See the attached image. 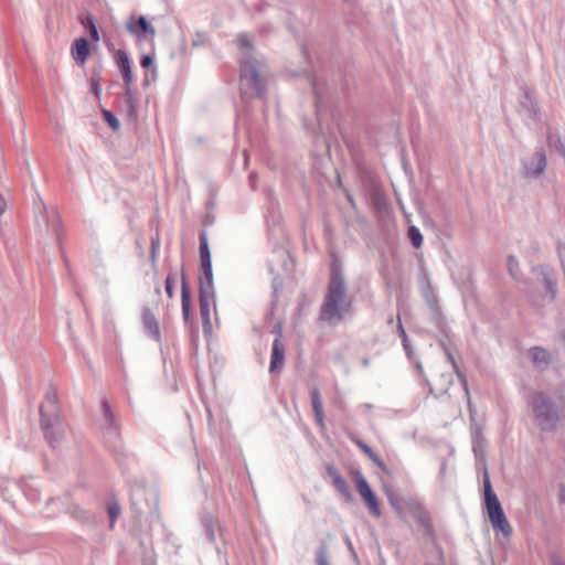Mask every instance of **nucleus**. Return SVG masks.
I'll use <instances>...</instances> for the list:
<instances>
[{"mask_svg": "<svg viewBox=\"0 0 565 565\" xmlns=\"http://www.w3.org/2000/svg\"><path fill=\"white\" fill-rule=\"evenodd\" d=\"M57 403V390L53 385H50L49 390L44 395V402L40 405V409H46V412L60 411Z\"/></svg>", "mask_w": 565, "mask_h": 565, "instance_id": "24", "label": "nucleus"}, {"mask_svg": "<svg viewBox=\"0 0 565 565\" xmlns=\"http://www.w3.org/2000/svg\"><path fill=\"white\" fill-rule=\"evenodd\" d=\"M215 301V294L213 292H199L200 313L203 321V328L206 330L211 328V305Z\"/></svg>", "mask_w": 565, "mask_h": 565, "instance_id": "18", "label": "nucleus"}, {"mask_svg": "<svg viewBox=\"0 0 565 565\" xmlns=\"http://www.w3.org/2000/svg\"><path fill=\"white\" fill-rule=\"evenodd\" d=\"M369 363H370V362H369V360H367V359H364V360L362 361V364H363V366H365V367H366V366H369Z\"/></svg>", "mask_w": 565, "mask_h": 565, "instance_id": "63", "label": "nucleus"}, {"mask_svg": "<svg viewBox=\"0 0 565 565\" xmlns=\"http://www.w3.org/2000/svg\"><path fill=\"white\" fill-rule=\"evenodd\" d=\"M507 266H508V270H509V274L511 275V277L515 280L519 279V260L516 259V257L510 255L508 256V259H507Z\"/></svg>", "mask_w": 565, "mask_h": 565, "instance_id": "39", "label": "nucleus"}, {"mask_svg": "<svg viewBox=\"0 0 565 565\" xmlns=\"http://www.w3.org/2000/svg\"><path fill=\"white\" fill-rule=\"evenodd\" d=\"M369 459L374 465H376L383 472L388 473V469H387L386 465L383 462V460L375 452Z\"/></svg>", "mask_w": 565, "mask_h": 565, "instance_id": "49", "label": "nucleus"}, {"mask_svg": "<svg viewBox=\"0 0 565 565\" xmlns=\"http://www.w3.org/2000/svg\"><path fill=\"white\" fill-rule=\"evenodd\" d=\"M238 45L243 50L241 57L247 56L248 54L257 55L250 43V39L247 34H241L238 36Z\"/></svg>", "mask_w": 565, "mask_h": 565, "instance_id": "36", "label": "nucleus"}, {"mask_svg": "<svg viewBox=\"0 0 565 565\" xmlns=\"http://www.w3.org/2000/svg\"><path fill=\"white\" fill-rule=\"evenodd\" d=\"M310 83L312 85V89H313V94H315V97H316V114H317V119L320 120V109H321V96H320V93L318 90V86H317V82L315 78H310Z\"/></svg>", "mask_w": 565, "mask_h": 565, "instance_id": "43", "label": "nucleus"}, {"mask_svg": "<svg viewBox=\"0 0 565 565\" xmlns=\"http://www.w3.org/2000/svg\"><path fill=\"white\" fill-rule=\"evenodd\" d=\"M89 84H90V90H92L93 95L97 99H100V96H102L100 82L89 81Z\"/></svg>", "mask_w": 565, "mask_h": 565, "instance_id": "51", "label": "nucleus"}, {"mask_svg": "<svg viewBox=\"0 0 565 565\" xmlns=\"http://www.w3.org/2000/svg\"><path fill=\"white\" fill-rule=\"evenodd\" d=\"M143 565H156L154 558L152 555H146L143 557Z\"/></svg>", "mask_w": 565, "mask_h": 565, "instance_id": "58", "label": "nucleus"}, {"mask_svg": "<svg viewBox=\"0 0 565 565\" xmlns=\"http://www.w3.org/2000/svg\"><path fill=\"white\" fill-rule=\"evenodd\" d=\"M386 497L388 499L390 504L393 509L399 510V500L397 495L392 490H386Z\"/></svg>", "mask_w": 565, "mask_h": 565, "instance_id": "47", "label": "nucleus"}, {"mask_svg": "<svg viewBox=\"0 0 565 565\" xmlns=\"http://www.w3.org/2000/svg\"><path fill=\"white\" fill-rule=\"evenodd\" d=\"M559 497H561V501L564 502L565 501V491L564 490L561 491V495Z\"/></svg>", "mask_w": 565, "mask_h": 565, "instance_id": "62", "label": "nucleus"}, {"mask_svg": "<svg viewBox=\"0 0 565 565\" xmlns=\"http://www.w3.org/2000/svg\"><path fill=\"white\" fill-rule=\"evenodd\" d=\"M425 381L429 385L430 393H434L436 396H438L444 395L449 391L454 383V375L452 373H441L436 380L435 385H430L427 379H425Z\"/></svg>", "mask_w": 565, "mask_h": 565, "instance_id": "21", "label": "nucleus"}, {"mask_svg": "<svg viewBox=\"0 0 565 565\" xmlns=\"http://www.w3.org/2000/svg\"><path fill=\"white\" fill-rule=\"evenodd\" d=\"M117 66L119 67L120 72L131 70V63L130 58L126 51L118 50L115 54Z\"/></svg>", "mask_w": 565, "mask_h": 565, "instance_id": "32", "label": "nucleus"}, {"mask_svg": "<svg viewBox=\"0 0 565 565\" xmlns=\"http://www.w3.org/2000/svg\"><path fill=\"white\" fill-rule=\"evenodd\" d=\"M102 407L105 422L103 426V431L108 439L115 440L119 436V422L117 419L116 414L111 411L110 405L106 398L102 401Z\"/></svg>", "mask_w": 565, "mask_h": 565, "instance_id": "10", "label": "nucleus"}, {"mask_svg": "<svg viewBox=\"0 0 565 565\" xmlns=\"http://www.w3.org/2000/svg\"><path fill=\"white\" fill-rule=\"evenodd\" d=\"M433 322L436 324V327L441 331L445 332L446 327V318L443 313L441 307L433 308L430 310Z\"/></svg>", "mask_w": 565, "mask_h": 565, "instance_id": "34", "label": "nucleus"}, {"mask_svg": "<svg viewBox=\"0 0 565 565\" xmlns=\"http://www.w3.org/2000/svg\"><path fill=\"white\" fill-rule=\"evenodd\" d=\"M533 419L537 428L545 433H553L561 426V407L554 398L545 392H535L529 398Z\"/></svg>", "mask_w": 565, "mask_h": 565, "instance_id": "3", "label": "nucleus"}, {"mask_svg": "<svg viewBox=\"0 0 565 565\" xmlns=\"http://www.w3.org/2000/svg\"><path fill=\"white\" fill-rule=\"evenodd\" d=\"M530 358L534 365L541 367L543 365H547L550 363V354L548 352L541 348L534 347L530 350Z\"/></svg>", "mask_w": 565, "mask_h": 565, "instance_id": "25", "label": "nucleus"}, {"mask_svg": "<svg viewBox=\"0 0 565 565\" xmlns=\"http://www.w3.org/2000/svg\"><path fill=\"white\" fill-rule=\"evenodd\" d=\"M310 402L311 407L315 414V419L317 425L320 428H324V413H323V403L321 398V394L318 387H313L310 391Z\"/></svg>", "mask_w": 565, "mask_h": 565, "instance_id": "20", "label": "nucleus"}, {"mask_svg": "<svg viewBox=\"0 0 565 565\" xmlns=\"http://www.w3.org/2000/svg\"><path fill=\"white\" fill-rule=\"evenodd\" d=\"M181 307L184 321H189L191 312V289L188 275L184 268H181Z\"/></svg>", "mask_w": 565, "mask_h": 565, "instance_id": "15", "label": "nucleus"}, {"mask_svg": "<svg viewBox=\"0 0 565 565\" xmlns=\"http://www.w3.org/2000/svg\"><path fill=\"white\" fill-rule=\"evenodd\" d=\"M524 175L527 179H539L546 169V156L543 149L534 152L529 159L522 161Z\"/></svg>", "mask_w": 565, "mask_h": 565, "instance_id": "9", "label": "nucleus"}, {"mask_svg": "<svg viewBox=\"0 0 565 565\" xmlns=\"http://www.w3.org/2000/svg\"><path fill=\"white\" fill-rule=\"evenodd\" d=\"M422 296L425 299L427 306L434 305L438 300V296L428 280H425L422 284Z\"/></svg>", "mask_w": 565, "mask_h": 565, "instance_id": "28", "label": "nucleus"}, {"mask_svg": "<svg viewBox=\"0 0 565 565\" xmlns=\"http://www.w3.org/2000/svg\"><path fill=\"white\" fill-rule=\"evenodd\" d=\"M79 23L89 33L90 39L95 42L99 41V32L96 25L95 18L92 13L81 14L78 17Z\"/></svg>", "mask_w": 565, "mask_h": 565, "instance_id": "23", "label": "nucleus"}, {"mask_svg": "<svg viewBox=\"0 0 565 565\" xmlns=\"http://www.w3.org/2000/svg\"><path fill=\"white\" fill-rule=\"evenodd\" d=\"M352 300L348 297L344 275L339 266H331L330 279L319 319L330 324H337L351 313Z\"/></svg>", "mask_w": 565, "mask_h": 565, "instance_id": "1", "label": "nucleus"}, {"mask_svg": "<svg viewBox=\"0 0 565 565\" xmlns=\"http://www.w3.org/2000/svg\"><path fill=\"white\" fill-rule=\"evenodd\" d=\"M433 322L436 324V327L441 331L445 332L446 327V318L443 313L441 307L433 308L430 310Z\"/></svg>", "mask_w": 565, "mask_h": 565, "instance_id": "35", "label": "nucleus"}, {"mask_svg": "<svg viewBox=\"0 0 565 565\" xmlns=\"http://www.w3.org/2000/svg\"><path fill=\"white\" fill-rule=\"evenodd\" d=\"M200 242V269L199 276V292H213L215 294L213 282V269L211 260V252L207 242V235L202 231L199 235Z\"/></svg>", "mask_w": 565, "mask_h": 565, "instance_id": "5", "label": "nucleus"}, {"mask_svg": "<svg viewBox=\"0 0 565 565\" xmlns=\"http://www.w3.org/2000/svg\"><path fill=\"white\" fill-rule=\"evenodd\" d=\"M121 74H122V79H124V85L122 86H131V84H132V72H131V70L124 71V72H121Z\"/></svg>", "mask_w": 565, "mask_h": 565, "instance_id": "52", "label": "nucleus"}, {"mask_svg": "<svg viewBox=\"0 0 565 565\" xmlns=\"http://www.w3.org/2000/svg\"><path fill=\"white\" fill-rule=\"evenodd\" d=\"M177 274L170 271L166 278L164 281V290L169 299L173 298L174 291H173V284L175 281Z\"/></svg>", "mask_w": 565, "mask_h": 565, "instance_id": "40", "label": "nucleus"}, {"mask_svg": "<svg viewBox=\"0 0 565 565\" xmlns=\"http://www.w3.org/2000/svg\"><path fill=\"white\" fill-rule=\"evenodd\" d=\"M153 64V55L151 54H143L140 57V66L142 68H149Z\"/></svg>", "mask_w": 565, "mask_h": 565, "instance_id": "50", "label": "nucleus"}, {"mask_svg": "<svg viewBox=\"0 0 565 565\" xmlns=\"http://www.w3.org/2000/svg\"><path fill=\"white\" fill-rule=\"evenodd\" d=\"M483 501L492 529L494 531L501 532L505 537L510 536L513 532V529L505 516L498 495L492 489V484L487 471L483 475Z\"/></svg>", "mask_w": 565, "mask_h": 565, "instance_id": "4", "label": "nucleus"}, {"mask_svg": "<svg viewBox=\"0 0 565 565\" xmlns=\"http://www.w3.org/2000/svg\"><path fill=\"white\" fill-rule=\"evenodd\" d=\"M102 72H103V64L100 62H98L92 68V75H90L89 81L100 82L102 81Z\"/></svg>", "mask_w": 565, "mask_h": 565, "instance_id": "46", "label": "nucleus"}, {"mask_svg": "<svg viewBox=\"0 0 565 565\" xmlns=\"http://www.w3.org/2000/svg\"><path fill=\"white\" fill-rule=\"evenodd\" d=\"M332 486L340 494H342L344 497V499L348 502L352 501V493H351L350 487L343 478H341L339 480L335 479V482H333Z\"/></svg>", "mask_w": 565, "mask_h": 565, "instance_id": "33", "label": "nucleus"}, {"mask_svg": "<svg viewBox=\"0 0 565 565\" xmlns=\"http://www.w3.org/2000/svg\"><path fill=\"white\" fill-rule=\"evenodd\" d=\"M102 115L104 120L109 125V127L117 131L120 128V122L118 118L108 109H103Z\"/></svg>", "mask_w": 565, "mask_h": 565, "instance_id": "38", "label": "nucleus"}, {"mask_svg": "<svg viewBox=\"0 0 565 565\" xmlns=\"http://www.w3.org/2000/svg\"><path fill=\"white\" fill-rule=\"evenodd\" d=\"M120 511H121L120 505L117 502H114L108 505L107 512H108L109 520H110V527H114L115 522L120 514Z\"/></svg>", "mask_w": 565, "mask_h": 565, "instance_id": "41", "label": "nucleus"}, {"mask_svg": "<svg viewBox=\"0 0 565 565\" xmlns=\"http://www.w3.org/2000/svg\"><path fill=\"white\" fill-rule=\"evenodd\" d=\"M154 291L157 295H160V292H161L160 287H157Z\"/></svg>", "mask_w": 565, "mask_h": 565, "instance_id": "64", "label": "nucleus"}, {"mask_svg": "<svg viewBox=\"0 0 565 565\" xmlns=\"http://www.w3.org/2000/svg\"><path fill=\"white\" fill-rule=\"evenodd\" d=\"M533 271L542 277V282L545 285L546 290L550 294L551 301H553L557 295V282L554 276V270L548 266L539 265L533 268Z\"/></svg>", "mask_w": 565, "mask_h": 565, "instance_id": "14", "label": "nucleus"}, {"mask_svg": "<svg viewBox=\"0 0 565 565\" xmlns=\"http://www.w3.org/2000/svg\"><path fill=\"white\" fill-rule=\"evenodd\" d=\"M126 28L139 41L147 40L148 35L151 39H153L156 35L154 28L147 21L143 15H140L135 22H127Z\"/></svg>", "mask_w": 565, "mask_h": 565, "instance_id": "12", "label": "nucleus"}, {"mask_svg": "<svg viewBox=\"0 0 565 565\" xmlns=\"http://www.w3.org/2000/svg\"><path fill=\"white\" fill-rule=\"evenodd\" d=\"M142 324L147 334L156 341H160L161 333L159 323L153 312L149 308H145L142 311Z\"/></svg>", "mask_w": 565, "mask_h": 565, "instance_id": "19", "label": "nucleus"}, {"mask_svg": "<svg viewBox=\"0 0 565 565\" xmlns=\"http://www.w3.org/2000/svg\"><path fill=\"white\" fill-rule=\"evenodd\" d=\"M402 344H403V348H404V351H405L407 358L412 360L414 356V351L409 343V340H407V342H402Z\"/></svg>", "mask_w": 565, "mask_h": 565, "instance_id": "55", "label": "nucleus"}, {"mask_svg": "<svg viewBox=\"0 0 565 565\" xmlns=\"http://www.w3.org/2000/svg\"><path fill=\"white\" fill-rule=\"evenodd\" d=\"M547 142L551 148H554L559 156L565 158V140L562 139L558 132L550 131Z\"/></svg>", "mask_w": 565, "mask_h": 565, "instance_id": "27", "label": "nucleus"}, {"mask_svg": "<svg viewBox=\"0 0 565 565\" xmlns=\"http://www.w3.org/2000/svg\"><path fill=\"white\" fill-rule=\"evenodd\" d=\"M328 476L331 478L332 483L335 482V479H341L339 470L333 465H327L326 467Z\"/></svg>", "mask_w": 565, "mask_h": 565, "instance_id": "48", "label": "nucleus"}, {"mask_svg": "<svg viewBox=\"0 0 565 565\" xmlns=\"http://www.w3.org/2000/svg\"><path fill=\"white\" fill-rule=\"evenodd\" d=\"M428 307H429V310H431L433 308L441 307V306L439 305V299H438L436 302H434V305H429Z\"/></svg>", "mask_w": 565, "mask_h": 565, "instance_id": "61", "label": "nucleus"}, {"mask_svg": "<svg viewBox=\"0 0 565 565\" xmlns=\"http://www.w3.org/2000/svg\"><path fill=\"white\" fill-rule=\"evenodd\" d=\"M439 345L441 347V349H443V351H444V352H445V347H449V345L447 344V341H446L445 339H440V340H439Z\"/></svg>", "mask_w": 565, "mask_h": 565, "instance_id": "60", "label": "nucleus"}, {"mask_svg": "<svg viewBox=\"0 0 565 565\" xmlns=\"http://www.w3.org/2000/svg\"><path fill=\"white\" fill-rule=\"evenodd\" d=\"M70 513L75 520L81 521L85 524H95L96 523L95 515L90 514L89 512H87L86 510H84L79 507L71 508Z\"/></svg>", "mask_w": 565, "mask_h": 565, "instance_id": "26", "label": "nucleus"}, {"mask_svg": "<svg viewBox=\"0 0 565 565\" xmlns=\"http://www.w3.org/2000/svg\"><path fill=\"white\" fill-rule=\"evenodd\" d=\"M397 330H402V334H399L402 338V342H407L408 337H407L406 331L402 324L401 319H398Z\"/></svg>", "mask_w": 565, "mask_h": 565, "instance_id": "56", "label": "nucleus"}, {"mask_svg": "<svg viewBox=\"0 0 565 565\" xmlns=\"http://www.w3.org/2000/svg\"><path fill=\"white\" fill-rule=\"evenodd\" d=\"M356 490L359 491L361 498L363 499L371 514L375 518H380L382 515L380 502L377 500V497L371 489L370 484L360 481L359 488H356Z\"/></svg>", "mask_w": 565, "mask_h": 565, "instance_id": "13", "label": "nucleus"}, {"mask_svg": "<svg viewBox=\"0 0 565 565\" xmlns=\"http://www.w3.org/2000/svg\"><path fill=\"white\" fill-rule=\"evenodd\" d=\"M519 106L533 120L540 119V107L533 95L527 88H522L519 95Z\"/></svg>", "mask_w": 565, "mask_h": 565, "instance_id": "11", "label": "nucleus"}, {"mask_svg": "<svg viewBox=\"0 0 565 565\" xmlns=\"http://www.w3.org/2000/svg\"><path fill=\"white\" fill-rule=\"evenodd\" d=\"M551 563L552 565H565V561L555 554L551 556Z\"/></svg>", "mask_w": 565, "mask_h": 565, "instance_id": "57", "label": "nucleus"}, {"mask_svg": "<svg viewBox=\"0 0 565 565\" xmlns=\"http://www.w3.org/2000/svg\"><path fill=\"white\" fill-rule=\"evenodd\" d=\"M239 61L242 95L265 98L270 73L264 58L260 55L248 54Z\"/></svg>", "mask_w": 565, "mask_h": 565, "instance_id": "2", "label": "nucleus"}, {"mask_svg": "<svg viewBox=\"0 0 565 565\" xmlns=\"http://www.w3.org/2000/svg\"><path fill=\"white\" fill-rule=\"evenodd\" d=\"M90 47L86 38L76 39L71 47V55L78 65H84L89 55Z\"/></svg>", "mask_w": 565, "mask_h": 565, "instance_id": "17", "label": "nucleus"}, {"mask_svg": "<svg viewBox=\"0 0 565 565\" xmlns=\"http://www.w3.org/2000/svg\"><path fill=\"white\" fill-rule=\"evenodd\" d=\"M39 215L36 216L38 224L42 220L45 223L47 232L53 234L57 242L61 244V239L63 236V224L61 215L56 210L47 211L44 202L40 199V204L35 207Z\"/></svg>", "mask_w": 565, "mask_h": 565, "instance_id": "8", "label": "nucleus"}, {"mask_svg": "<svg viewBox=\"0 0 565 565\" xmlns=\"http://www.w3.org/2000/svg\"><path fill=\"white\" fill-rule=\"evenodd\" d=\"M124 95L127 105V113L130 118L136 117V99L134 97V93L131 86H122Z\"/></svg>", "mask_w": 565, "mask_h": 565, "instance_id": "29", "label": "nucleus"}, {"mask_svg": "<svg viewBox=\"0 0 565 565\" xmlns=\"http://www.w3.org/2000/svg\"><path fill=\"white\" fill-rule=\"evenodd\" d=\"M445 354L447 356V361L451 364L452 370L457 374V377L462 386L465 396L467 397V401H468V406L471 407L470 393H469V387H468V382H467L466 375L459 370V366H458L449 347H445Z\"/></svg>", "mask_w": 565, "mask_h": 565, "instance_id": "22", "label": "nucleus"}, {"mask_svg": "<svg viewBox=\"0 0 565 565\" xmlns=\"http://www.w3.org/2000/svg\"><path fill=\"white\" fill-rule=\"evenodd\" d=\"M371 199H372V203L373 205L377 209V210H381L384 204H385V199H384V195L383 193L380 191V190H373L372 193H371Z\"/></svg>", "mask_w": 565, "mask_h": 565, "instance_id": "42", "label": "nucleus"}, {"mask_svg": "<svg viewBox=\"0 0 565 565\" xmlns=\"http://www.w3.org/2000/svg\"><path fill=\"white\" fill-rule=\"evenodd\" d=\"M316 565H330L328 557V545L326 541H321L318 550L316 551Z\"/></svg>", "mask_w": 565, "mask_h": 565, "instance_id": "31", "label": "nucleus"}, {"mask_svg": "<svg viewBox=\"0 0 565 565\" xmlns=\"http://www.w3.org/2000/svg\"><path fill=\"white\" fill-rule=\"evenodd\" d=\"M202 523L204 526V533L209 542L214 543L215 542V530H214V523L211 516L205 515L202 519Z\"/></svg>", "mask_w": 565, "mask_h": 565, "instance_id": "37", "label": "nucleus"}, {"mask_svg": "<svg viewBox=\"0 0 565 565\" xmlns=\"http://www.w3.org/2000/svg\"><path fill=\"white\" fill-rule=\"evenodd\" d=\"M130 500L135 516L143 513L142 500H145V503L151 513L158 512V499L156 493L142 484H136L131 488Z\"/></svg>", "mask_w": 565, "mask_h": 565, "instance_id": "7", "label": "nucleus"}, {"mask_svg": "<svg viewBox=\"0 0 565 565\" xmlns=\"http://www.w3.org/2000/svg\"><path fill=\"white\" fill-rule=\"evenodd\" d=\"M352 475L355 479L356 488H359L360 481H363L364 483H369L360 469L353 470Z\"/></svg>", "mask_w": 565, "mask_h": 565, "instance_id": "53", "label": "nucleus"}, {"mask_svg": "<svg viewBox=\"0 0 565 565\" xmlns=\"http://www.w3.org/2000/svg\"><path fill=\"white\" fill-rule=\"evenodd\" d=\"M159 248H160V237L157 234L154 237L151 238L150 258H151L152 264H154L157 260Z\"/></svg>", "mask_w": 565, "mask_h": 565, "instance_id": "44", "label": "nucleus"}, {"mask_svg": "<svg viewBox=\"0 0 565 565\" xmlns=\"http://www.w3.org/2000/svg\"><path fill=\"white\" fill-rule=\"evenodd\" d=\"M271 333H274L276 335L275 339H279L281 341V337H282V324L280 322L276 323L273 329H271Z\"/></svg>", "mask_w": 565, "mask_h": 565, "instance_id": "54", "label": "nucleus"}, {"mask_svg": "<svg viewBox=\"0 0 565 565\" xmlns=\"http://www.w3.org/2000/svg\"><path fill=\"white\" fill-rule=\"evenodd\" d=\"M286 349L279 339H275L271 348L269 373L274 374L279 372L285 363Z\"/></svg>", "mask_w": 565, "mask_h": 565, "instance_id": "16", "label": "nucleus"}, {"mask_svg": "<svg viewBox=\"0 0 565 565\" xmlns=\"http://www.w3.org/2000/svg\"><path fill=\"white\" fill-rule=\"evenodd\" d=\"M407 236L414 248L418 249L423 245V235L418 227L411 225L407 231Z\"/></svg>", "mask_w": 565, "mask_h": 565, "instance_id": "30", "label": "nucleus"}, {"mask_svg": "<svg viewBox=\"0 0 565 565\" xmlns=\"http://www.w3.org/2000/svg\"><path fill=\"white\" fill-rule=\"evenodd\" d=\"M415 365H416V369L418 370L419 374H420L422 376H424V369H423V364H422L419 361H417V362L415 363Z\"/></svg>", "mask_w": 565, "mask_h": 565, "instance_id": "59", "label": "nucleus"}, {"mask_svg": "<svg viewBox=\"0 0 565 565\" xmlns=\"http://www.w3.org/2000/svg\"><path fill=\"white\" fill-rule=\"evenodd\" d=\"M352 440L367 456V458H370L372 455H374L373 449L367 444H365L363 440H361L359 438H354Z\"/></svg>", "mask_w": 565, "mask_h": 565, "instance_id": "45", "label": "nucleus"}, {"mask_svg": "<svg viewBox=\"0 0 565 565\" xmlns=\"http://www.w3.org/2000/svg\"><path fill=\"white\" fill-rule=\"evenodd\" d=\"M40 426L41 429L43 430L45 440L53 448L64 437L65 424L63 422L60 411L46 412V409H40Z\"/></svg>", "mask_w": 565, "mask_h": 565, "instance_id": "6", "label": "nucleus"}]
</instances>
